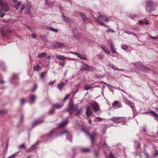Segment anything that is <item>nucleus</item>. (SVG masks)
<instances>
[{"mask_svg": "<svg viewBox=\"0 0 158 158\" xmlns=\"http://www.w3.org/2000/svg\"><path fill=\"white\" fill-rule=\"evenodd\" d=\"M4 66V64L2 62H0V67H2Z\"/></svg>", "mask_w": 158, "mask_h": 158, "instance_id": "nucleus-56", "label": "nucleus"}, {"mask_svg": "<svg viewBox=\"0 0 158 158\" xmlns=\"http://www.w3.org/2000/svg\"><path fill=\"white\" fill-rule=\"evenodd\" d=\"M35 98V96L34 95H32L30 96V99L31 103H33Z\"/></svg>", "mask_w": 158, "mask_h": 158, "instance_id": "nucleus-35", "label": "nucleus"}, {"mask_svg": "<svg viewBox=\"0 0 158 158\" xmlns=\"http://www.w3.org/2000/svg\"><path fill=\"white\" fill-rule=\"evenodd\" d=\"M20 102L21 105H23L25 102V99L23 98H21L20 100Z\"/></svg>", "mask_w": 158, "mask_h": 158, "instance_id": "nucleus-42", "label": "nucleus"}, {"mask_svg": "<svg viewBox=\"0 0 158 158\" xmlns=\"http://www.w3.org/2000/svg\"><path fill=\"white\" fill-rule=\"evenodd\" d=\"M139 23L140 25L143 24V23H144V22L140 20L139 21Z\"/></svg>", "mask_w": 158, "mask_h": 158, "instance_id": "nucleus-60", "label": "nucleus"}, {"mask_svg": "<svg viewBox=\"0 0 158 158\" xmlns=\"http://www.w3.org/2000/svg\"><path fill=\"white\" fill-rule=\"evenodd\" d=\"M56 48H60L63 47L64 45L63 44L61 43H56Z\"/></svg>", "mask_w": 158, "mask_h": 158, "instance_id": "nucleus-22", "label": "nucleus"}, {"mask_svg": "<svg viewBox=\"0 0 158 158\" xmlns=\"http://www.w3.org/2000/svg\"><path fill=\"white\" fill-rule=\"evenodd\" d=\"M77 109V108L76 107L75 108L74 107V104L72 102L70 103L68 107V111H75Z\"/></svg>", "mask_w": 158, "mask_h": 158, "instance_id": "nucleus-6", "label": "nucleus"}, {"mask_svg": "<svg viewBox=\"0 0 158 158\" xmlns=\"http://www.w3.org/2000/svg\"><path fill=\"white\" fill-rule=\"evenodd\" d=\"M108 44L110 46L113 52L114 53H116V51L115 49L112 42L111 40H110V42L108 43Z\"/></svg>", "mask_w": 158, "mask_h": 158, "instance_id": "nucleus-12", "label": "nucleus"}, {"mask_svg": "<svg viewBox=\"0 0 158 158\" xmlns=\"http://www.w3.org/2000/svg\"><path fill=\"white\" fill-rule=\"evenodd\" d=\"M51 46L53 48H56V43L51 44Z\"/></svg>", "mask_w": 158, "mask_h": 158, "instance_id": "nucleus-55", "label": "nucleus"}, {"mask_svg": "<svg viewBox=\"0 0 158 158\" xmlns=\"http://www.w3.org/2000/svg\"><path fill=\"white\" fill-rule=\"evenodd\" d=\"M18 75L16 74H13L10 78V81L12 80H16L18 79Z\"/></svg>", "mask_w": 158, "mask_h": 158, "instance_id": "nucleus-20", "label": "nucleus"}, {"mask_svg": "<svg viewBox=\"0 0 158 158\" xmlns=\"http://www.w3.org/2000/svg\"><path fill=\"white\" fill-rule=\"evenodd\" d=\"M39 143V142L37 141L35 144L33 145L30 148L28 149L29 151H31V150H34L36 149V146H37Z\"/></svg>", "mask_w": 158, "mask_h": 158, "instance_id": "nucleus-16", "label": "nucleus"}, {"mask_svg": "<svg viewBox=\"0 0 158 158\" xmlns=\"http://www.w3.org/2000/svg\"><path fill=\"white\" fill-rule=\"evenodd\" d=\"M62 106L63 105L60 104H56L53 105V106L56 107V109H60L61 108Z\"/></svg>", "mask_w": 158, "mask_h": 158, "instance_id": "nucleus-25", "label": "nucleus"}, {"mask_svg": "<svg viewBox=\"0 0 158 158\" xmlns=\"http://www.w3.org/2000/svg\"><path fill=\"white\" fill-rule=\"evenodd\" d=\"M46 73H45L44 72H42L40 74V77L42 78H44L45 76V74Z\"/></svg>", "mask_w": 158, "mask_h": 158, "instance_id": "nucleus-43", "label": "nucleus"}, {"mask_svg": "<svg viewBox=\"0 0 158 158\" xmlns=\"http://www.w3.org/2000/svg\"><path fill=\"white\" fill-rule=\"evenodd\" d=\"M68 131H63V132H61L60 133V134L61 135H62L63 134H65V133H68Z\"/></svg>", "mask_w": 158, "mask_h": 158, "instance_id": "nucleus-59", "label": "nucleus"}, {"mask_svg": "<svg viewBox=\"0 0 158 158\" xmlns=\"http://www.w3.org/2000/svg\"><path fill=\"white\" fill-rule=\"evenodd\" d=\"M136 17L137 15L135 14H130L129 15V17L133 19H134Z\"/></svg>", "mask_w": 158, "mask_h": 158, "instance_id": "nucleus-34", "label": "nucleus"}, {"mask_svg": "<svg viewBox=\"0 0 158 158\" xmlns=\"http://www.w3.org/2000/svg\"><path fill=\"white\" fill-rule=\"evenodd\" d=\"M118 102L117 101H115L112 104V106L114 107L116 106L118 104Z\"/></svg>", "mask_w": 158, "mask_h": 158, "instance_id": "nucleus-41", "label": "nucleus"}, {"mask_svg": "<svg viewBox=\"0 0 158 158\" xmlns=\"http://www.w3.org/2000/svg\"><path fill=\"white\" fill-rule=\"evenodd\" d=\"M123 117H113V118H111V120L114 123H120V122H118L117 120L118 119H120L122 118H123Z\"/></svg>", "mask_w": 158, "mask_h": 158, "instance_id": "nucleus-14", "label": "nucleus"}, {"mask_svg": "<svg viewBox=\"0 0 158 158\" xmlns=\"http://www.w3.org/2000/svg\"><path fill=\"white\" fill-rule=\"evenodd\" d=\"M146 113H149L155 117H158V115L153 111H150L149 112H147Z\"/></svg>", "mask_w": 158, "mask_h": 158, "instance_id": "nucleus-27", "label": "nucleus"}, {"mask_svg": "<svg viewBox=\"0 0 158 158\" xmlns=\"http://www.w3.org/2000/svg\"><path fill=\"white\" fill-rule=\"evenodd\" d=\"M26 146H25V144L24 143H23L21 145H20L19 146V148H26Z\"/></svg>", "mask_w": 158, "mask_h": 158, "instance_id": "nucleus-49", "label": "nucleus"}, {"mask_svg": "<svg viewBox=\"0 0 158 158\" xmlns=\"http://www.w3.org/2000/svg\"><path fill=\"white\" fill-rule=\"evenodd\" d=\"M37 86L36 85H35L33 88L32 89L31 91L32 92H34L35 90L37 89Z\"/></svg>", "mask_w": 158, "mask_h": 158, "instance_id": "nucleus-48", "label": "nucleus"}, {"mask_svg": "<svg viewBox=\"0 0 158 158\" xmlns=\"http://www.w3.org/2000/svg\"><path fill=\"white\" fill-rule=\"evenodd\" d=\"M108 158H114V156L112 152H110V153Z\"/></svg>", "mask_w": 158, "mask_h": 158, "instance_id": "nucleus-51", "label": "nucleus"}, {"mask_svg": "<svg viewBox=\"0 0 158 158\" xmlns=\"http://www.w3.org/2000/svg\"><path fill=\"white\" fill-rule=\"evenodd\" d=\"M106 32H110V33H113L114 32V31L113 30L111 29H108L106 30Z\"/></svg>", "mask_w": 158, "mask_h": 158, "instance_id": "nucleus-47", "label": "nucleus"}, {"mask_svg": "<svg viewBox=\"0 0 158 158\" xmlns=\"http://www.w3.org/2000/svg\"><path fill=\"white\" fill-rule=\"evenodd\" d=\"M82 112V110L81 109L79 110H78L76 113V115H78L79 114H80Z\"/></svg>", "mask_w": 158, "mask_h": 158, "instance_id": "nucleus-44", "label": "nucleus"}, {"mask_svg": "<svg viewBox=\"0 0 158 158\" xmlns=\"http://www.w3.org/2000/svg\"><path fill=\"white\" fill-rule=\"evenodd\" d=\"M40 68V66L39 65H37L36 66H34V70L35 71H38Z\"/></svg>", "mask_w": 158, "mask_h": 158, "instance_id": "nucleus-39", "label": "nucleus"}, {"mask_svg": "<svg viewBox=\"0 0 158 158\" xmlns=\"http://www.w3.org/2000/svg\"><path fill=\"white\" fill-rule=\"evenodd\" d=\"M31 36L34 38H35L37 37V36L34 33H32Z\"/></svg>", "mask_w": 158, "mask_h": 158, "instance_id": "nucleus-57", "label": "nucleus"}, {"mask_svg": "<svg viewBox=\"0 0 158 158\" xmlns=\"http://www.w3.org/2000/svg\"><path fill=\"white\" fill-rule=\"evenodd\" d=\"M71 53L77 55L81 59L87 60V58L82 54H80L77 52H71Z\"/></svg>", "mask_w": 158, "mask_h": 158, "instance_id": "nucleus-8", "label": "nucleus"}, {"mask_svg": "<svg viewBox=\"0 0 158 158\" xmlns=\"http://www.w3.org/2000/svg\"><path fill=\"white\" fill-rule=\"evenodd\" d=\"M135 144L137 145V146L136 147V149H139L140 147V144L137 141H135Z\"/></svg>", "mask_w": 158, "mask_h": 158, "instance_id": "nucleus-45", "label": "nucleus"}, {"mask_svg": "<svg viewBox=\"0 0 158 158\" xmlns=\"http://www.w3.org/2000/svg\"><path fill=\"white\" fill-rule=\"evenodd\" d=\"M110 66L114 70L118 71V68L116 66L114 65L113 64H111Z\"/></svg>", "mask_w": 158, "mask_h": 158, "instance_id": "nucleus-37", "label": "nucleus"}, {"mask_svg": "<svg viewBox=\"0 0 158 158\" xmlns=\"http://www.w3.org/2000/svg\"><path fill=\"white\" fill-rule=\"evenodd\" d=\"M62 17L63 18V20L65 22L67 23H68L70 22V20L67 17H65L64 15H63Z\"/></svg>", "mask_w": 158, "mask_h": 158, "instance_id": "nucleus-28", "label": "nucleus"}, {"mask_svg": "<svg viewBox=\"0 0 158 158\" xmlns=\"http://www.w3.org/2000/svg\"><path fill=\"white\" fill-rule=\"evenodd\" d=\"M25 8L24 6L23 5V6H22L21 7V12H23V10Z\"/></svg>", "mask_w": 158, "mask_h": 158, "instance_id": "nucleus-58", "label": "nucleus"}, {"mask_svg": "<svg viewBox=\"0 0 158 158\" xmlns=\"http://www.w3.org/2000/svg\"><path fill=\"white\" fill-rule=\"evenodd\" d=\"M83 131L87 135H89L91 138L92 143H93V142L94 141L95 137L96 136V134L95 132H94L91 135H89V133L86 131L84 130Z\"/></svg>", "mask_w": 158, "mask_h": 158, "instance_id": "nucleus-7", "label": "nucleus"}, {"mask_svg": "<svg viewBox=\"0 0 158 158\" xmlns=\"http://www.w3.org/2000/svg\"><path fill=\"white\" fill-rule=\"evenodd\" d=\"M0 5L1 7V10L4 11H7L10 9L7 3L3 1V0H0Z\"/></svg>", "mask_w": 158, "mask_h": 158, "instance_id": "nucleus-2", "label": "nucleus"}, {"mask_svg": "<svg viewBox=\"0 0 158 158\" xmlns=\"http://www.w3.org/2000/svg\"><path fill=\"white\" fill-rule=\"evenodd\" d=\"M86 109V115L88 116L91 115L92 114V112L91 110L90 109V107L88 106H87Z\"/></svg>", "mask_w": 158, "mask_h": 158, "instance_id": "nucleus-9", "label": "nucleus"}, {"mask_svg": "<svg viewBox=\"0 0 158 158\" xmlns=\"http://www.w3.org/2000/svg\"><path fill=\"white\" fill-rule=\"evenodd\" d=\"M121 48L124 50H126L128 48V46L124 44L121 46Z\"/></svg>", "mask_w": 158, "mask_h": 158, "instance_id": "nucleus-31", "label": "nucleus"}, {"mask_svg": "<svg viewBox=\"0 0 158 158\" xmlns=\"http://www.w3.org/2000/svg\"><path fill=\"white\" fill-rule=\"evenodd\" d=\"M70 96V95L69 94H68L63 99V101H64L66 99H67Z\"/></svg>", "mask_w": 158, "mask_h": 158, "instance_id": "nucleus-54", "label": "nucleus"}, {"mask_svg": "<svg viewBox=\"0 0 158 158\" xmlns=\"http://www.w3.org/2000/svg\"><path fill=\"white\" fill-rule=\"evenodd\" d=\"M97 119L99 121H101L102 120V118L101 117H97Z\"/></svg>", "mask_w": 158, "mask_h": 158, "instance_id": "nucleus-62", "label": "nucleus"}, {"mask_svg": "<svg viewBox=\"0 0 158 158\" xmlns=\"http://www.w3.org/2000/svg\"><path fill=\"white\" fill-rule=\"evenodd\" d=\"M55 112V110L53 108L51 109L48 112V114L50 115H52Z\"/></svg>", "mask_w": 158, "mask_h": 158, "instance_id": "nucleus-38", "label": "nucleus"}, {"mask_svg": "<svg viewBox=\"0 0 158 158\" xmlns=\"http://www.w3.org/2000/svg\"><path fill=\"white\" fill-rule=\"evenodd\" d=\"M79 15L81 16V17H82V18L83 20H87V17L83 13H80Z\"/></svg>", "mask_w": 158, "mask_h": 158, "instance_id": "nucleus-29", "label": "nucleus"}, {"mask_svg": "<svg viewBox=\"0 0 158 158\" xmlns=\"http://www.w3.org/2000/svg\"><path fill=\"white\" fill-rule=\"evenodd\" d=\"M21 4V2L18 1L17 2V4L15 6V7L16 8V10H17Z\"/></svg>", "mask_w": 158, "mask_h": 158, "instance_id": "nucleus-36", "label": "nucleus"}, {"mask_svg": "<svg viewBox=\"0 0 158 158\" xmlns=\"http://www.w3.org/2000/svg\"><path fill=\"white\" fill-rule=\"evenodd\" d=\"M56 57L57 59L62 60H64L66 59V58L64 56L61 55H56Z\"/></svg>", "mask_w": 158, "mask_h": 158, "instance_id": "nucleus-19", "label": "nucleus"}, {"mask_svg": "<svg viewBox=\"0 0 158 158\" xmlns=\"http://www.w3.org/2000/svg\"><path fill=\"white\" fill-rule=\"evenodd\" d=\"M81 150L83 152L86 153L89 152L90 150L89 148H83L81 149Z\"/></svg>", "mask_w": 158, "mask_h": 158, "instance_id": "nucleus-30", "label": "nucleus"}, {"mask_svg": "<svg viewBox=\"0 0 158 158\" xmlns=\"http://www.w3.org/2000/svg\"><path fill=\"white\" fill-rule=\"evenodd\" d=\"M46 53L45 52H43L38 55L37 57L39 58H42L46 57Z\"/></svg>", "mask_w": 158, "mask_h": 158, "instance_id": "nucleus-23", "label": "nucleus"}, {"mask_svg": "<svg viewBox=\"0 0 158 158\" xmlns=\"http://www.w3.org/2000/svg\"><path fill=\"white\" fill-rule=\"evenodd\" d=\"M64 83H62L60 84H59L58 85L57 87L58 89L60 90H61V89L64 87Z\"/></svg>", "mask_w": 158, "mask_h": 158, "instance_id": "nucleus-24", "label": "nucleus"}, {"mask_svg": "<svg viewBox=\"0 0 158 158\" xmlns=\"http://www.w3.org/2000/svg\"><path fill=\"white\" fill-rule=\"evenodd\" d=\"M140 69L145 72H148L150 70L149 69H148V68L143 66V65H141V69Z\"/></svg>", "mask_w": 158, "mask_h": 158, "instance_id": "nucleus-18", "label": "nucleus"}, {"mask_svg": "<svg viewBox=\"0 0 158 158\" xmlns=\"http://www.w3.org/2000/svg\"><path fill=\"white\" fill-rule=\"evenodd\" d=\"M153 5V2L152 1H149L147 2L145 9L147 11H150L151 10Z\"/></svg>", "mask_w": 158, "mask_h": 158, "instance_id": "nucleus-4", "label": "nucleus"}, {"mask_svg": "<svg viewBox=\"0 0 158 158\" xmlns=\"http://www.w3.org/2000/svg\"><path fill=\"white\" fill-rule=\"evenodd\" d=\"M55 80L53 81H50L49 83V85H53L55 82Z\"/></svg>", "mask_w": 158, "mask_h": 158, "instance_id": "nucleus-52", "label": "nucleus"}, {"mask_svg": "<svg viewBox=\"0 0 158 158\" xmlns=\"http://www.w3.org/2000/svg\"><path fill=\"white\" fill-rule=\"evenodd\" d=\"M100 47L103 49V50L106 53H107L108 54L110 53V51L108 50V48L106 47L104 45L102 44L101 45Z\"/></svg>", "mask_w": 158, "mask_h": 158, "instance_id": "nucleus-15", "label": "nucleus"}, {"mask_svg": "<svg viewBox=\"0 0 158 158\" xmlns=\"http://www.w3.org/2000/svg\"><path fill=\"white\" fill-rule=\"evenodd\" d=\"M125 32L129 34V35H131L132 34V32H131L130 31H127V30L125 31Z\"/></svg>", "mask_w": 158, "mask_h": 158, "instance_id": "nucleus-53", "label": "nucleus"}, {"mask_svg": "<svg viewBox=\"0 0 158 158\" xmlns=\"http://www.w3.org/2000/svg\"><path fill=\"white\" fill-rule=\"evenodd\" d=\"M68 122V120H65L63 121L60 124L58 125V127L59 128H62L64 127L67 123Z\"/></svg>", "mask_w": 158, "mask_h": 158, "instance_id": "nucleus-10", "label": "nucleus"}, {"mask_svg": "<svg viewBox=\"0 0 158 158\" xmlns=\"http://www.w3.org/2000/svg\"><path fill=\"white\" fill-rule=\"evenodd\" d=\"M110 21L109 18L104 15H99L97 17V23L101 26H106L105 23Z\"/></svg>", "mask_w": 158, "mask_h": 158, "instance_id": "nucleus-1", "label": "nucleus"}, {"mask_svg": "<svg viewBox=\"0 0 158 158\" xmlns=\"http://www.w3.org/2000/svg\"><path fill=\"white\" fill-rule=\"evenodd\" d=\"M1 10H0V17H2V18H3L4 16L5 15V14L3 13L2 11H1Z\"/></svg>", "mask_w": 158, "mask_h": 158, "instance_id": "nucleus-50", "label": "nucleus"}, {"mask_svg": "<svg viewBox=\"0 0 158 158\" xmlns=\"http://www.w3.org/2000/svg\"><path fill=\"white\" fill-rule=\"evenodd\" d=\"M98 57L101 60H102L103 59V57L101 54L99 55Z\"/></svg>", "mask_w": 158, "mask_h": 158, "instance_id": "nucleus-61", "label": "nucleus"}, {"mask_svg": "<svg viewBox=\"0 0 158 158\" xmlns=\"http://www.w3.org/2000/svg\"><path fill=\"white\" fill-rule=\"evenodd\" d=\"M0 33H1L2 35L3 36H6L7 35V33L6 31L4 30H1V31H0Z\"/></svg>", "mask_w": 158, "mask_h": 158, "instance_id": "nucleus-33", "label": "nucleus"}, {"mask_svg": "<svg viewBox=\"0 0 158 158\" xmlns=\"http://www.w3.org/2000/svg\"><path fill=\"white\" fill-rule=\"evenodd\" d=\"M54 133V130H53L52 131L48 134L47 136L48 137H51L52 135Z\"/></svg>", "mask_w": 158, "mask_h": 158, "instance_id": "nucleus-40", "label": "nucleus"}, {"mask_svg": "<svg viewBox=\"0 0 158 158\" xmlns=\"http://www.w3.org/2000/svg\"><path fill=\"white\" fill-rule=\"evenodd\" d=\"M124 102L126 104L129 105L132 110L133 109V103L130 102L126 98H124Z\"/></svg>", "mask_w": 158, "mask_h": 158, "instance_id": "nucleus-13", "label": "nucleus"}, {"mask_svg": "<svg viewBox=\"0 0 158 158\" xmlns=\"http://www.w3.org/2000/svg\"><path fill=\"white\" fill-rule=\"evenodd\" d=\"M47 29L48 30L52 31H53L55 32H58V30L54 28H52L51 27H47Z\"/></svg>", "mask_w": 158, "mask_h": 158, "instance_id": "nucleus-21", "label": "nucleus"}, {"mask_svg": "<svg viewBox=\"0 0 158 158\" xmlns=\"http://www.w3.org/2000/svg\"><path fill=\"white\" fill-rule=\"evenodd\" d=\"M135 65L138 67V68L140 69H141V65H143V64L141 63L140 62H138L136 63Z\"/></svg>", "mask_w": 158, "mask_h": 158, "instance_id": "nucleus-32", "label": "nucleus"}, {"mask_svg": "<svg viewBox=\"0 0 158 158\" xmlns=\"http://www.w3.org/2000/svg\"><path fill=\"white\" fill-rule=\"evenodd\" d=\"M43 122V120L38 119L35 121L34 123L32 124V127H33Z\"/></svg>", "mask_w": 158, "mask_h": 158, "instance_id": "nucleus-11", "label": "nucleus"}, {"mask_svg": "<svg viewBox=\"0 0 158 158\" xmlns=\"http://www.w3.org/2000/svg\"><path fill=\"white\" fill-rule=\"evenodd\" d=\"M150 37L151 38H152V39H157V38H158L157 37H153V36H150Z\"/></svg>", "mask_w": 158, "mask_h": 158, "instance_id": "nucleus-63", "label": "nucleus"}, {"mask_svg": "<svg viewBox=\"0 0 158 158\" xmlns=\"http://www.w3.org/2000/svg\"><path fill=\"white\" fill-rule=\"evenodd\" d=\"M91 106L94 111H98L99 110L98 105L97 102H93L91 104Z\"/></svg>", "mask_w": 158, "mask_h": 158, "instance_id": "nucleus-5", "label": "nucleus"}, {"mask_svg": "<svg viewBox=\"0 0 158 158\" xmlns=\"http://www.w3.org/2000/svg\"><path fill=\"white\" fill-rule=\"evenodd\" d=\"M25 11L26 14H30L31 12V7L30 6H27L25 7Z\"/></svg>", "mask_w": 158, "mask_h": 158, "instance_id": "nucleus-17", "label": "nucleus"}, {"mask_svg": "<svg viewBox=\"0 0 158 158\" xmlns=\"http://www.w3.org/2000/svg\"><path fill=\"white\" fill-rule=\"evenodd\" d=\"M16 154L15 153H14L12 155H11V156H8V158H14L16 156Z\"/></svg>", "mask_w": 158, "mask_h": 158, "instance_id": "nucleus-46", "label": "nucleus"}, {"mask_svg": "<svg viewBox=\"0 0 158 158\" xmlns=\"http://www.w3.org/2000/svg\"><path fill=\"white\" fill-rule=\"evenodd\" d=\"M144 23L146 24V25H148L149 24L148 20H146Z\"/></svg>", "mask_w": 158, "mask_h": 158, "instance_id": "nucleus-64", "label": "nucleus"}, {"mask_svg": "<svg viewBox=\"0 0 158 158\" xmlns=\"http://www.w3.org/2000/svg\"><path fill=\"white\" fill-rule=\"evenodd\" d=\"M94 87H92L90 85H85L84 89L88 90Z\"/></svg>", "mask_w": 158, "mask_h": 158, "instance_id": "nucleus-26", "label": "nucleus"}, {"mask_svg": "<svg viewBox=\"0 0 158 158\" xmlns=\"http://www.w3.org/2000/svg\"><path fill=\"white\" fill-rule=\"evenodd\" d=\"M83 64L81 66V68L82 70H87L89 71H92L93 70V67L90 66L84 62H81Z\"/></svg>", "mask_w": 158, "mask_h": 158, "instance_id": "nucleus-3", "label": "nucleus"}]
</instances>
